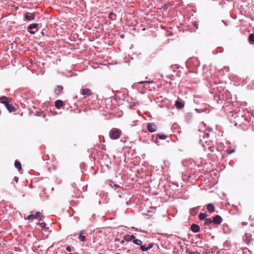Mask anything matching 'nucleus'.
I'll return each mask as SVG.
<instances>
[{
	"mask_svg": "<svg viewBox=\"0 0 254 254\" xmlns=\"http://www.w3.org/2000/svg\"><path fill=\"white\" fill-rule=\"evenodd\" d=\"M122 134V131L120 129L117 128H112L109 132L110 137L112 139H117L120 138Z\"/></svg>",
	"mask_w": 254,
	"mask_h": 254,
	"instance_id": "nucleus-1",
	"label": "nucleus"
},
{
	"mask_svg": "<svg viewBox=\"0 0 254 254\" xmlns=\"http://www.w3.org/2000/svg\"><path fill=\"white\" fill-rule=\"evenodd\" d=\"M232 117L235 119V120L233 121V123H234V125L235 126H237L239 123L241 122V121L245 120L244 118V117L242 115L240 114L239 113H232ZM231 122H232V119H230Z\"/></svg>",
	"mask_w": 254,
	"mask_h": 254,
	"instance_id": "nucleus-2",
	"label": "nucleus"
},
{
	"mask_svg": "<svg viewBox=\"0 0 254 254\" xmlns=\"http://www.w3.org/2000/svg\"><path fill=\"white\" fill-rule=\"evenodd\" d=\"M6 98L5 96H2L0 98V100L1 101V103L4 104L6 108L10 112H13L14 111V107L12 105L9 104L8 102L6 100H3L4 99H6Z\"/></svg>",
	"mask_w": 254,
	"mask_h": 254,
	"instance_id": "nucleus-3",
	"label": "nucleus"
},
{
	"mask_svg": "<svg viewBox=\"0 0 254 254\" xmlns=\"http://www.w3.org/2000/svg\"><path fill=\"white\" fill-rule=\"evenodd\" d=\"M38 25L37 23H32L29 25L27 28L28 32L31 34H34L38 30Z\"/></svg>",
	"mask_w": 254,
	"mask_h": 254,
	"instance_id": "nucleus-4",
	"label": "nucleus"
},
{
	"mask_svg": "<svg viewBox=\"0 0 254 254\" xmlns=\"http://www.w3.org/2000/svg\"><path fill=\"white\" fill-rule=\"evenodd\" d=\"M222 217L218 215L215 216L212 219V223L214 224L219 225L222 222Z\"/></svg>",
	"mask_w": 254,
	"mask_h": 254,
	"instance_id": "nucleus-5",
	"label": "nucleus"
},
{
	"mask_svg": "<svg viewBox=\"0 0 254 254\" xmlns=\"http://www.w3.org/2000/svg\"><path fill=\"white\" fill-rule=\"evenodd\" d=\"M156 126L152 123H149L147 125V129L150 132H154L156 130Z\"/></svg>",
	"mask_w": 254,
	"mask_h": 254,
	"instance_id": "nucleus-6",
	"label": "nucleus"
},
{
	"mask_svg": "<svg viewBox=\"0 0 254 254\" xmlns=\"http://www.w3.org/2000/svg\"><path fill=\"white\" fill-rule=\"evenodd\" d=\"M86 232L85 230H82L79 232L78 236V239L82 242H84L86 240V236L84 234H86Z\"/></svg>",
	"mask_w": 254,
	"mask_h": 254,
	"instance_id": "nucleus-7",
	"label": "nucleus"
},
{
	"mask_svg": "<svg viewBox=\"0 0 254 254\" xmlns=\"http://www.w3.org/2000/svg\"><path fill=\"white\" fill-rule=\"evenodd\" d=\"M80 93L81 95L84 96H90L92 94L91 90L88 88L81 89Z\"/></svg>",
	"mask_w": 254,
	"mask_h": 254,
	"instance_id": "nucleus-8",
	"label": "nucleus"
},
{
	"mask_svg": "<svg viewBox=\"0 0 254 254\" xmlns=\"http://www.w3.org/2000/svg\"><path fill=\"white\" fill-rule=\"evenodd\" d=\"M25 19L29 21L34 20L35 19V14L30 12H26L25 14Z\"/></svg>",
	"mask_w": 254,
	"mask_h": 254,
	"instance_id": "nucleus-9",
	"label": "nucleus"
},
{
	"mask_svg": "<svg viewBox=\"0 0 254 254\" xmlns=\"http://www.w3.org/2000/svg\"><path fill=\"white\" fill-rule=\"evenodd\" d=\"M175 105L177 109H182L184 107L185 104L184 102L178 100L175 102Z\"/></svg>",
	"mask_w": 254,
	"mask_h": 254,
	"instance_id": "nucleus-10",
	"label": "nucleus"
},
{
	"mask_svg": "<svg viewBox=\"0 0 254 254\" xmlns=\"http://www.w3.org/2000/svg\"><path fill=\"white\" fill-rule=\"evenodd\" d=\"M55 93L57 95H61L63 93V87L61 85L57 86L55 89Z\"/></svg>",
	"mask_w": 254,
	"mask_h": 254,
	"instance_id": "nucleus-11",
	"label": "nucleus"
},
{
	"mask_svg": "<svg viewBox=\"0 0 254 254\" xmlns=\"http://www.w3.org/2000/svg\"><path fill=\"white\" fill-rule=\"evenodd\" d=\"M191 230L194 233H197L200 230V227L198 225L193 224L190 227Z\"/></svg>",
	"mask_w": 254,
	"mask_h": 254,
	"instance_id": "nucleus-12",
	"label": "nucleus"
},
{
	"mask_svg": "<svg viewBox=\"0 0 254 254\" xmlns=\"http://www.w3.org/2000/svg\"><path fill=\"white\" fill-rule=\"evenodd\" d=\"M198 207H193L190 210V213L191 216H194L198 213Z\"/></svg>",
	"mask_w": 254,
	"mask_h": 254,
	"instance_id": "nucleus-13",
	"label": "nucleus"
},
{
	"mask_svg": "<svg viewBox=\"0 0 254 254\" xmlns=\"http://www.w3.org/2000/svg\"><path fill=\"white\" fill-rule=\"evenodd\" d=\"M134 238H135V237L133 235H126L124 236V240L127 242L131 241V240H133L134 239Z\"/></svg>",
	"mask_w": 254,
	"mask_h": 254,
	"instance_id": "nucleus-14",
	"label": "nucleus"
},
{
	"mask_svg": "<svg viewBox=\"0 0 254 254\" xmlns=\"http://www.w3.org/2000/svg\"><path fill=\"white\" fill-rule=\"evenodd\" d=\"M207 209L210 213L214 212L215 210L214 205L212 203H209L207 205Z\"/></svg>",
	"mask_w": 254,
	"mask_h": 254,
	"instance_id": "nucleus-15",
	"label": "nucleus"
},
{
	"mask_svg": "<svg viewBox=\"0 0 254 254\" xmlns=\"http://www.w3.org/2000/svg\"><path fill=\"white\" fill-rule=\"evenodd\" d=\"M64 102L61 100H58L55 102V106L57 108H60L62 106H63Z\"/></svg>",
	"mask_w": 254,
	"mask_h": 254,
	"instance_id": "nucleus-16",
	"label": "nucleus"
},
{
	"mask_svg": "<svg viewBox=\"0 0 254 254\" xmlns=\"http://www.w3.org/2000/svg\"><path fill=\"white\" fill-rule=\"evenodd\" d=\"M14 166L19 171L22 169L20 162L17 160H16L14 162Z\"/></svg>",
	"mask_w": 254,
	"mask_h": 254,
	"instance_id": "nucleus-17",
	"label": "nucleus"
},
{
	"mask_svg": "<svg viewBox=\"0 0 254 254\" xmlns=\"http://www.w3.org/2000/svg\"><path fill=\"white\" fill-rule=\"evenodd\" d=\"M207 217V214L205 213H200L199 214V218L201 220H204Z\"/></svg>",
	"mask_w": 254,
	"mask_h": 254,
	"instance_id": "nucleus-18",
	"label": "nucleus"
},
{
	"mask_svg": "<svg viewBox=\"0 0 254 254\" xmlns=\"http://www.w3.org/2000/svg\"><path fill=\"white\" fill-rule=\"evenodd\" d=\"M133 243L138 246H141L142 244V242L140 240L136 239L135 238L133 240Z\"/></svg>",
	"mask_w": 254,
	"mask_h": 254,
	"instance_id": "nucleus-19",
	"label": "nucleus"
},
{
	"mask_svg": "<svg viewBox=\"0 0 254 254\" xmlns=\"http://www.w3.org/2000/svg\"><path fill=\"white\" fill-rule=\"evenodd\" d=\"M35 218L36 219L39 218L40 219V220H42L43 218L44 217L43 215H42L41 214V213L40 212H37L36 213V214H35Z\"/></svg>",
	"mask_w": 254,
	"mask_h": 254,
	"instance_id": "nucleus-20",
	"label": "nucleus"
},
{
	"mask_svg": "<svg viewBox=\"0 0 254 254\" xmlns=\"http://www.w3.org/2000/svg\"><path fill=\"white\" fill-rule=\"evenodd\" d=\"M212 223V220L211 218H206L204 220V224L205 225L209 226Z\"/></svg>",
	"mask_w": 254,
	"mask_h": 254,
	"instance_id": "nucleus-21",
	"label": "nucleus"
},
{
	"mask_svg": "<svg viewBox=\"0 0 254 254\" xmlns=\"http://www.w3.org/2000/svg\"><path fill=\"white\" fill-rule=\"evenodd\" d=\"M109 17L111 20H115L116 19V14L113 12H110L109 14Z\"/></svg>",
	"mask_w": 254,
	"mask_h": 254,
	"instance_id": "nucleus-22",
	"label": "nucleus"
},
{
	"mask_svg": "<svg viewBox=\"0 0 254 254\" xmlns=\"http://www.w3.org/2000/svg\"><path fill=\"white\" fill-rule=\"evenodd\" d=\"M159 138L161 139H165L167 138V136L165 134H157V139Z\"/></svg>",
	"mask_w": 254,
	"mask_h": 254,
	"instance_id": "nucleus-23",
	"label": "nucleus"
},
{
	"mask_svg": "<svg viewBox=\"0 0 254 254\" xmlns=\"http://www.w3.org/2000/svg\"><path fill=\"white\" fill-rule=\"evenodd\" d=\"M249 40L251 42H254V34H251L249 35Z\"/></svg>",
	"mask_w": 254,
	"mask_h": 254,
	"instance_id": "nucleus-24",
	"label": "nucleus"
},
{
	"mask_svg": "<svg viewBox=\"0 0 254 254\" xmlns=\"http://www.w3.org/2000/svg\"><path fill=\"white\" fill-rule=\"evenodd\" d=\"M34 219H36L34 214H30L27 216V219L29 220H33Z\"/></svg>",
	"mask_w": 254,
	"mask_h": 254,
	"instance_id": "nucleus-25",
	"label": "nucleus"
},
{
	"mask_svg": "<svg viewBox=\"0 0 254 254\" xmlns=\"http://www.w3.org/2000/svg\"><path fill=\"white\" fill-rule=\"evenodd\" d=\"M140 249L142 251H147L148 250L147 247H146L144 245H141Z\"/></svg>",
	"mask_w": 254,
	"mask_h": 254,
	"instance_id": "nucleus-26",
	"label": "nucleus"
},
{
	"mask_svg": "<svg viewBox=\"0 0 254 254\" xmlns=\"http://www.w3.org/2000/svg\"><path fill=\"white\" fill-rule=\"evenodd\" d=\"M110 186H111L112 187H113V186L115 187L116 188L119 187V186L118 185L114 184V182H111L110 183Z\"/></svg>",
	"mask_w": 254,
	"mask_h": 254,
	"instance_id": "nucleus-27",
	"label": "nucleus"
},
{
	"mask_svg": "<svg viewBox=\"0 0 254 254\" xmlns=\"http://www.w3.org/2000/svg\"><path fill=\"white\" fill-rule=\"evenodd\" d=\"M193 26L195 27L197 29L198 28V24L197 22V21H194L193 22Z\"/></svg>",
	"mask_w": 254,
	"mask_h": 254,
	"instance_id": "nucleus-28",
	"label": "nucleus"
},
{
	"mask_svg": "<svg viewBox=\"0 0 254 254\" xmlns=\"http://www.w3.org/2000/svg\"><path fill=\"white\" fill-rule=\"evenodd\" d=\"M39 225L42 228H44L46 226V223L45 222H41L39 223Z\"/></svg>",
	"mask_w": 254,
	"mask_h": 254,
	"instance_id": "nucleus-29",
	"label": "nucleus"
},
{
	"mask_svg": "<svg viewBox=\"0 0 254 254\" xmlns=\"http://www.w3.org/2000/svg\"><path fill=\"white\" fill-rule=\"evenodd\" d=\"M208 149L209 151L210 152H212L214 151V147H213V146H209V147H208Z\"/></svg>",
	"mask_w": 254,
	"mask_h": 254,
	"instance_id": "nucleus-30",
	"label": "nucleus"
},
{
	"mask_svg": "<svg viewBox=\"0 0 254 254\" xmlns=\"http://www.w3.org/2000/svg\"><path fill=\"white\" fill-rule=\"evenodd\" d=\"M153 246V245L152 243H150L149 244L148 246L147 247V248H148V250H150V249H151Z\"/></svg>",
	"mask_w": 254,
	"mask_h": 254,
	"instance_id": "nucleus-31",
	"label": "nucleus"
},
{
	"mask_svg": "<svg viewBox=\"0 0 254 254\" xmlns=\"http://www.w3.org/2000/svg\"><path fill=\"white\" fill-rule=\"evenodd\" d=\"M66 250L68 252H70L71 250V248L69 247V246H67L66 248Z\"/></svg>",
	"mask_w": 254,
	"mask_h": 254,
	"instance_id": "nucleus-32",
	"label": "nucleus"
},
{
	"mask_svg": "<svg viewBox=\"0 0 254 254\" xmlns=\"http://www.w3.org/2000/svg\"><path fill=\"white\" fill-rule=\"evenodd\" d=\"M18 179H18V177H14V181H15L16 183H17V182H18Z\"/></svg>",
	"mask_w": 254,
	"mask_h": 254,
	"instance_id": "nucleus-33",
	"label": "nucleus"
},
{
	"mask_svg": "<svg viewBox=\"0 0 254 254\" xmlns=\"http://www.w3.org/2000/svg\"><path fill=\"white\" fill-rule=\"evenodd\" d=\"M149 83L150 82L149 81H140V82H139L138 83H140V84H142V83Z\"/></svg>",
	"mask_w": 254,
	"mask_h": 254,
	"instance_id": "nucleus-34",
	"label": "nucleus"
},
{
	"mask_svg": "<svg viewBox=\"0 0 254 254\" xmlns=\"http://www.w3.org/2000/svg\"><path fill=\"white\" fill-rule=\"evenodd\" d=\"M235 151V150L234 149H232V150H231L229 151V153H230V154H232V153H234Z\"/></svg>",
	"mask_w": 254,
	"mask_h": 254,
	"instance_id": "nucleus-35",
	"label": "nucleus"
},
{
	"mask_svg": "<svg viewBox=\"0 0 254 254\" xmlns=\"http://www.w3.org/2000/svg\"><path fill=\"white\" fill-rule=\"evenodd\" d=\"M41 34L43 36H45V33L44 32V30H42V31L41 32Z\"/></svg>",
	"mask_w": 254,
	"mask_h": 254,
	"instance_id": "nucleus-36",
	"label": "nucleus"
},
{
	"mask_svg": "<svg viewBox=\"0 0 254 254\" xmlns=\"http://www.w3.org/2000/svg\"><path fill=\"white\" fill-rule=\"evenodd\" d=\"M124 241H125V240H124V239L123 240H122V241H121V243L122 244H123V243H124Z\"/></svg>",
	"mask_w": 254,
	"mask_h": 254,
	"instance_id": "nucleus-37",
	"label": "nucleus"
},
{
	"mask_svg": "<svg viewBox=\"0 0 254 254\" xmlns=\"http://www.w3.org/2000/svg\"><path fill=\"white\" fill-rule=\"evenodd\" d=\"M212 130H213V129H212V128H210L209 129V130L210 131H211Z\"/></svg>",
	"mask_w": 254,
	"mask_h": 254,
	"instance_id": "nucleus-38",
	"label": "nucleus"
},
{
	"mask_svg": "<svg viewBox=\"0 0 254 254\" xmlns=\"http://www.w3.org/2000/svg\"><path fill=\"white\" fill-rule=\"evenodd\" d=\"M222 22L224 23V24H225V25H227L226 23L225 22V21H224L222 20Z\"/></svg>",
	"mask_w": 254,
	"mask_h": 254,
	"instance_id": "nucleus-39",
	"label": "nucleus"
},
{
	"mask_svg": "<svg viewBox=\"0 0 254 254\" xmlns=\"http://www.w3.org/2000/svg\"><path fill=\"white\" fill-rule=\"evenodd\" d=\"M118 197H120H120H121V194H119L118 195Z\"/></svg>",
	"mask_w": 254,
	"mask_h": 254,
	"instance_id": "nucleus-40",
	"label": "nucleus"
},
{
	"mask_svg": "<svg viewBox=\"0 0 254 254\" xmlns=\"http://www.w3.org/2000/svg\"><path fill=\"white\" fill-rule=\"evenodd\" d=\"M115 254H121L119 253H115Z\"/></svg>",
	"mask_w": 254,
	"mask_h": 254,
	"instance_id": "nucleus-41",
	"label": "nucleus"
},
{
	"mask_svg": "<svg viewBox=\"0 0 254 254\" xmlns=\"http://www.w3.org/2000/svg\"><path fill=\"white\" fill-rule=\"evenodd\" d=\"M121 37L122 38L124 37V35H122Z\"/></svg>",
	"mask_w": 254,
	"mask_h": 254,
	"instance_id": "nucleus-42",
	"label": "nucleus"
},
{
	"mask_svg": "<svg viewBox=\"0 0 254 254\" xmlns=\"http://www.w3.org/2000/svg\"><path fill=\"white\" fill-rule=\"evenodd\" d=\"M72 254V253H70V254Z\"/></svg>",
	"mask_w": 254,
	"mask_h": 254,
	"instance_id": "nucleus-43",
	"label": "nucleus"
}]
</instances>
